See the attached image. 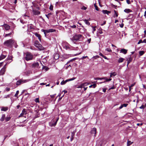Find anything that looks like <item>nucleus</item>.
Segmentation results:
<instances>
[{
	"instance_id": "obj_40",
	"label": "nucleus",
	"mask_w": 146,
	"mask_h": 146,
	"mask_svg": "<svg viewBox=\"0 0 146 146\" xmlns=\"http://www.w3.org/2000/svg\"><path fill=\"white\" fill-rule=\"evenodd\" d=\"M44 68H46L45 70L46 71L48 70L49 69V68L48 67H47L46 66H43L42 68V69H44Z\"/></svg>"
},
{
	"instance_id": "obj_26",
	"label": "nucleus",
	"mask_w": 146,
	"mask_h": 146,
	"mask_svg": "<svg viewBox=\"0 0 146 146\" xmlns=\"http://www.w3.org/2000/svg\"><path fill=\"white\" fill-rule=\"evenodd\" d=\"M11 118V117L9 116H7L6 117H5V120L6 122H7L8 121H9L10 119Z\"/></svg>"
},
{
	"instance_id": "obj_25",
	"label": "nucleus",
	"mask_w": 146,
	"mask_h": 146,
	"mask_svg": "<svg viewBox=\"0 0 146 146\" xmlns=\"http://www.w3.org/2000/svg\"><path fill=\"white\" fill-rule=\"evenodd\" d=\"M114 15L113 17H117L118 15L117 14V12L115 10H114Z\"/></svg>"
},
{
	"instance_id": "obj_33",
	"label": "nucleus",
	"mask_w": 146,
	"mask_h": 146,
	"mask_svg": "<svg viewBox=\"0 0 146 146\" xmlns=\"http://www.w3.org/2000/svg\"><path fill=\"white\" fill-rule=\"evenodd\" d=\"M94 6L95 7V9L97 11H99V8H98V6L96 5V4H94Z\"/></svg>"
},
{
	"instance_id": "obj_1",
	"label": "nucleus",
	"mask_w": 146,
	"mask_h": 146,
	"mask_svg": "<svg viewBox=\"0 0 146 146\" xmlns=\"http://www.w3.org/2000/svg\"><path fill=\"white\" fill-rule=\"evenodd\" d=\"M15 41L12 39H10L5 41L4 42V44L5 46L11 47L12 46V45L14 43Z\"/></svg>"
},
{
	"instance_id": "obj_30",
	"label": "nucleus",
	"mask_w": 146,
	"mask_h": 146,
	"mask_svg": "<svg viewBox=\"0 0 146 146\" xmlns=\"http://www.w3.org/2000/svg\"><path fill=\"white\" fill-rule=\"evenodd\" d=\"M96 86V84H94L92 85H91L90 86H89V88H91L92 87H93L94 88H95Z\"/></svg>"
},
{
	"instance_id": "obj_37",
	"label": "nucleus",
	"mask_w": 146,
	"mask_h": 146,
	"mask_svg": "<svg viewBox=\"0 0 146 146\" xmlns=\"http://www.w3.org/2000/svg\"><path fill=\"white\" fill-rule=\"evenodd\" d=\"M105 50L109 52H111L112 51L111 49L110 48H106V49Z\"/></svg>"
},
{
	"instance_id": "obj_14",
	"label": "nucleus",
	"mask_w": 146,
	"mask_h": 146,
	"mask_svg": "<svg viewBox=\"0 0 146 146\" xmlns=\"http://www.w3.org/2000/svg\"><path fill=\"white\" fill-rule=\"evenodd\" d=\"M34 35L38 37V39L39 40V41H41L40 35L39 34L37 33H34Z\"/></svg>"
},
{
	"instance_id": "obj_32",
	"label": "nucleus",
	"mask_w": 146,
	"mask_h": 146,
	"mask_svg": "<svg viewBox=\"0 0 146 146\" xmlns=\"http://www.w3.org/2000/svg\"><path fill=\"white\" fill-rule=\"evenodd\" d=\"M144 53V52L143 51H140L139 52V54L140 56L142 55Z\"/></svg>"
},
{
	"instance_id": "obj_55",
	"label": "nucleus",
	"mask_w": 146,
	"mask_h": 146,
	"mask_svg": "<svg viewBox=\"0 0 146 146\" xmlns=\"http://www.w3.org/2000/svg\"><path fill=\"white\" fill-rule=\"evenodd\" d=\"M106 21H104V22L103 23V24H101V26H103V25H105V24H106Z\"/></svg>"
},
{
	"instance_id": "obj_43",
	"label": "nucleus",
	"mask_w": 146,
	"mask_h": 146,
	"mask_svg": "<svg viewBox=\"0 0 146 146\" xmlns=\"http://www.w3.org/2000/svg\"><path fill=\"white\" fill-rule=\"evenodd\" d=\"M87 8L86 7H84V6H83L81 8V9L82 10H86V9Z\"/></svg>"
},
{
	"instance_id": "obj_39",
	"label": "nucleus",
	"mask_w": 146,
	"mask_h": 146,
	"mask_svg": "<svg viewBox=\"0 0 146 146\" xmlns=\"http://www.w3.org/2000/svg\"><path fill=\"white\" fill-rule=\"evenodd\" d=\"M19 91L18 90H17V91L16 94L14 96L15 97H17V96L18 95V94H19Z\"/></svg>"
},
{
	"instance_id": "obj_48",
	"label": "nucleus",
	"mask_w": 146,
	"mask_h": 146,
	"mask_svg": "<svg viewBox=\"0 0 146 146\" xmlns=\"http://www.w3.org/2000/svg\"><path fill=\"white\" fill-rule=\"evenodd\" d=\"M76 59V58H73V59L70 60L68 62H67V64H68V63L70 62H71L75 60Z\"/></svg>"
},
{
	"instance_id": "obj_63",
	"label": "nucleus",
	"mask_w": 146,
	"mask_h": 146,
	"mask_svg": "<svg viewBox=\"0 0 146 146\" xmlns=\"http://www.w3.org/2000/svg\"><path fill=\"white\" fill-rule=\"evenodd\" d=\"M10 90V89L9 88H7L6 89V90L7 91H9Z\"/></svg>"
},
{
	"instance_id": "obj_3",
	"label": "nucleus",
	"mask_w": 146,
	"mask_h": 146,
	"mask_svg": "<svg viewBox=\"0 0 146 146\" xmlns=\"http://www.w3.org/2000/svg\"><path fill=\"white\" fill-rule=\"evenodd\" d=\"M26 56L25 57V59L28 61L32 60L33 58V55L30 52H27L25 54Z\"/></svg>"
},
{
	"instance_id": "obj_6",
	"label": "nucleus",
	"mask_w": 146,
	"mask_h": 146,
	"mask_svg": "<svg viewBox=\"0 0 146 146\" xmlns=\"http://www.w3.org/2000/svg\"><path fill=\"white\" fill-rule=\"evenodd\" d=\"M62 45L64 48L66 50L69 49L70 48L69 44L66 42H63L62 44Z\"/></svg>"
},
{
	"instance_id": "obj_64",
	"label": "nucleus",
	"mask_w": 146,
	"mask_h": 146,
	"mask_svg": "<svg viewBox=\"0 0 146 146\" xmlns=\"http://www.w3.org/2000/svg\"><path fill=\"white\" fill-rule=\"evenodd\" d=\"M115 88V87L114 86H112V87H111L110 88V90L111 89H113Z\"/></svg>"
},
{
	"instance_id": "obj_4",
	"label": "nucleus",
	"mask_w": 146,
	"mask_h": 146,
	"mask_svg": "<svg viewBox=\"0 0 146 146\" xmlns=\"http://www.w3.org/2000/svg\"><path fill=\"white\" fill-rule=\"evenodd\" d=\"M41 31L44 32L45 36H46V34L47 33H49L51 32H53L55 31V30L52 29H49L44 30L43 29H41Z\"/></svg>"
},
{
	"instance_id": "obj_9",
	"label": "nucleus",
	"mask_w": 146,
	"mask_h": 146,
	"mask_svg": "<svg viewBox=\"0 0 146 146\" xmlns=\"http://www.w3.org/2000/svg\"><path fill=\"white\" fill-rule=\"evenodd\" d=\"M27 114V111L25 109H23L22 113L20 114L19 116V117L23 116L24 114L25 115Z\"/></svg>"
},
{
	"instance_id": "obj_23",
	"label": "nucleus",
	"mask_w": 146,
	"mask_h": 146,
	"mask_svg": "<svg viewBox=\"0 0 146 146\" xmlns=\"http://www.w3.org/2000/svg\"><path fill=\"white\" fill-rule=\"evenodd\" d=\"M124 12L127 13H129L130 12H131L132 11L129 9H126L124 10Z\"/></svg>"
},
{
	"instance_id": "obj_47",
	"label": "nucleus",
	"mask_w": 146,
	"mask_h": 146,
	"mask_svg": "<svg viewBox=\"0 0 146 146\" xmlns=\"http://www.w3.org/2000/svg\"><path fill=\"white\" fill-rule=\"evenodd\" d=\"M20 21L21 23H22L23 24H24L26 23V22H25L23 20H22L21 19H20Z\"/></svg>"
},
{
	"instance_id": "obj_46",
	"label": "nucleus",
	"mask_w": 146,
	"mask_h": 146,
	"mask_svg": "<svg viewBox=\"0 0 146 146\" xmlns=\"http://www.w3.org/2000/svg\"><path fill=\"white\" fill-rule=\"evenodd\" d=\"M128 105V104H123L122 105L123 106V107H126Z\"/></svg>"
},
{
	"instance_id": "obj_41",
	"label": "nucleus",
	"mask_w": 146,
	"mask_h": 146,
	"mask_svg": "<svg viewBox=\"0 0 146 146\" xmlns=\"http://www.w3.org/2000/svg\"><path fill=\"white\" fill-rule=\"evenodd\" d=\"M84 86V87L85 86H87L88 84L87 83H85L82 84Z\"/></svg>"
},
{
	"instance_id": "obj_42",
	"label": "nucleus",
	"mask_w": 146,
	"mask_h": 146,
	"mask_svg": "<svg viewBox=\"0 0 146 146\" xmlns=\"http://www.w3.org/2000/svg\"><path fill=\"white\" fill-rule=\"evenodd\" d=\"M35 102L36 103L37 102H39V98H36L35 99Z\"/></svg>"
},
{
	"instance_id": "obj_52",
	"label": "nucleus",
	"mask_w": 146,
	"mask_h": 146,
	"mask_svg": "<svg viewBox=\"0 0 146 146\" xmlns=\"http://www.w3.org/2000/svg\"><path fill=\"white\" fill-rule=\"evenodd\" d=\"M126 2H127V3L128 4H130L131 3H130V1L129 0H127Z\"/></svg>"
},
{
	"instance_id": "obj_36",
	"label": "nucleus",
	"mask_w": 146,
	"mask_h": 146,
	"mask_svg": "<svg viewBox=\"0 0 146 146\" xmlns=\"http://www.w3.org/2000/svg\"><path fill=\"white\" fill-rule=\"evenodd\" d=\"M92 27L93 28V31H92V33L93 34H94V32L96 30V27L92 26Z\"/></svg>"
},
{
	"instance_id": "obj_22",
	"label": "nucleus",
	"mask_w": 146,
	"mask_h": 146,
	"mask_svg": "<svg viewBox=\"0 0 146 146\" xmlns=\"http://www.w3.org/2000/svg\"><path fill=\"white\" fill-rule=\"evenodd\" d=\"M37 46V47L40 50H42L44 49V48L40 44H39V45Z\"/></svg>"
},
{
	"instance_id": "obj_56",
	"label": "nucleus",
	"mask_w": 146,
	"mask_h": 146,
	"mask_svg": "<svg viewBox=\"0 0 146 146\" xmlns=\"http://www.w3.org/2000/svg\"><path fill=\"white\" fill-rule=\"evenodd\" d=\"M91 41V38H89V39H88L87 40L88 42V43H90V42Z\"/></svg>"
},
{
	"instance_id": "obj_10",
	"label": "nucleus",
	"mask_w": 146,
	"mask_h": 146,
	"mask_svg": "<svg viewBox=\"0 0 146 146\" xmlns=\"http://www.w3.org/2000/svg\"><path fill=\"white\" fill-rule=\"evenodd\" d=\"M95 79L96 80L104 79V80H106V82L109 81L111 80V78H110L109 79H108L106 78H95Z\"/></svg>"
},
{
	"instance_id": "obj_29",
	"label": "nucleus",
	"mask_w": 146,
	"mask_h": 146,
	"mask_svg": "<svg viewBox=\"0 0 146 146\" xmlns=\"http://www.w3.org/2000/svg\"><path fill=\"white\" fill-rule=\"evenodd\" d=\"M116 74L115 72H113V73H111L110 74V77H111L113 76H115Z\"/></svg>"
},
{
	"instance_id": "obj_7",
	"label": "nucleus",
	"mask_w": 146,
	"mask_h": 146,
	"mask_svg": "<svg viewBox=\"0 0 146 146\" xmlns=\"http://www.w3.org/2000/svg\"><path fill=\"white\" fill-rule=\"evenodd\" d=\"M6 65V64L4 66L3 68L0 71V76L3 75L5 74V72L6 71L5 66Z\"/></svg>"
},
{
	"instance_id": "obj_34",
	"label": "nucleus",
	"mask_w": 146,
	"mask_h": 146,
	"mask_svg": "<svg viewBox=\"0 0 146 146\" xmlns=\"http://www.w3.org/2000/svg\"><path fill=\"white\" fill-rule=\"evenodd\" d=\"M132 142H131V141H129L128 140L127 141V146H129L130 145Z\"/></svg>"
},
{
	"instance_id": "obj_28",
	"label": "nucleus",
	"mask_w": 146,
	"mask_h": 146,
	"mask_svg": "<svg viewBox=\"0 0 146 146\" xmlns=\"http://www.w3.org/2000/svg\"><path fill=\"white\" fill-rule=\"evenodd\" d=\"M67 82H68L67 80H65V81L63 80L61 82V84L62 85H64Z\"/></svg>"
},
{
	"instance_id": "obj_8",
	"label": "nucleus",
	"mask_w": 146,
	"mask_h": 146,
	"mask_svg": "<svg viewBox=\"0 0 146 146\" xmlns=\"http://www.w3.org/2000/svg\"><path fill=\"white\" fill-rule=\"evenodd\" d=\"M96 129L95 128H94L92 129L91 131V133L92 135H93L94 137L96 136Z\"/></svg>"
},
{
	"instance_id": "obj_38",
	"label": "nucleus",
	"mask_w": 146,
	"mask_h": 146,
	"mask_svg": "<svg viewBox=\"0 0 146 146\" xmlns=\"http://www.w3.org/2000/svg\"><path fill=\"white\" fill-rule=\"evenodd\" d=\"M84 87V86L82 84L78 86L77 88H83Z\"/></svg>"
},
{
	"instance_id": "obj_35",
	"label": "nucleus",
	"mask_w": 146,
	"mask_h": 146,
	"mask_svg": "<svg viewBox=\"0 0 146 146\" xmlns=\"http://www.w3.org/2000/svg\"><path fill=\"white\" fill-rule=\"evenodd\" d=\"M76 78H70V79H67V81H68H68H72V80H75V79Z\"/></svg>"
},
{
	"instance_id": "obj_50",
	"label": "nucleus",
	"mask_w": 146,
	"mask_h": 146,
	"mask_svg": "<svg viewBox=\"0 0 146 146\" xmlns=\"http://www.w3.org/2000/svg\"><path fill=\"white\" fill-rule=\"evenodd\" d=\"M145 107V106H144L143 105H142L140 107V109H143Z\"/></svg>"
},
{
	"instance_id": "obj_12",
	"label": "nucleus",
	"mask_w": 146,
	"mask_h": 146,
	"mask_svg": "<svg viewBox=\"0 0 146 146\" xmlns=\"http://www.w3.org/2000/svg\"><path fill=\"white\" fill-rule=\"evenodd\" d=\"M127 52V50L124 48L121 49L120 50V53H123L124 54H126Z\"/></svg>"
},
{
	"instance_id": "obj_61",
	"label": "nucleus",
	"mask_w": 146,
	"mask_h": 146,
	"mask_svg": "<svg viewBox=\"0 0 146 146\" xmlns=\"http://www.w3.org/2000/svg\"><path fill=\"white\" fill-rule=\"evenodd\" d=\"M143 41V43H146V39H144Z\"/></svg>"
},
{
	"instance_id": "obj_5",
	"label": "nucleus",
	"mask_w": 146,
	"mask_h": 146,
	"mask_svg": "<svg viewBox=\"0 0 146 146\" xmlns=\"http://www.w3.org/2000/svg\"><path fill=\"white\" fill-rule=\"evenodd\" d=\"M29 80H28L20 79L17 82L16 85L17 86H19L21 84L27 82H29Z\"/></svg>"
},
{
	"instance_id": "obj_51",
	"label": "nucleus",
	"mask_w": 146,
	"mask_h": 146,
	"mask_svg": "<svg viewBox=\"0 0 146 146\" xmlns=\"http://www.w3.org/2000/svg\"><path fill=\"white\" fill-rule=\"evenodd\" d=\"M141 43H143V41L141 40H140L138 42L137 44H139Z\"/></svg>"
},
{
	"instance_id": "obj_17",
	"label": "nucleus",
	"mask_w": 146,
	"mask_h": 146,
	"mask_svg": "<svg viewBox=\"0 0 146 146\" xmlns=\"http://www.w3.org/2000/svg\"><path fill=\"white\" fill-rule=\"evenodd\" d=\"M38 66L39 64L38 62L34 63L32 64V67L34 68L38 67Z\"/></svg>"
},
{
	"instance_id": "obj_31",
	"label": "nucleus",
	"mask_w": 146,
	"mask_h": 146,
	"mask_svg": "<svg viewBox=\"0 0 146 146\" xmlns=\"http://www.w3.org/2000/svg\"><path fill=\"white\" fill-rule=\"evenodd\" d=\"M84 21L85 22V23L88 25H90V23H89L87 20L86 19H84Z\"/></svg>"
},
{
	"instance_id": "obj_19",
	"label": "nucleus",
	"mask_w": 146,
	"mask_h": 146,
	"mask_svg": "<svg viewBox=\"0 0 146 146\" xmlns=\"http://www.w3.org/2000/svg\"><path fill=\"white\" fill-rule=\"evenodd\" d=\"M8 108L7 107H2L1 110V111H6L8 110Z\"/></svg>"
},
{
	"instance_id": "obj_27",
	"label": "nucleus",
	"mask_w": 146,
	"mask_h": 146,
	"mask_svg": "<svg viewBox=\"0 0 146 146\" xmlns=\"http://www.w3.org/2000/svg\"><path fill=\"white\" fill-rule=\"evenodd\" d=\"M39 42L38 41H36L35 42L34 44L35 45L36 47H37L38 45H39V44H40Z\"/></svg>"
},
{
	"instance_id": "obj_59",
	"label": "nucleus",
	"mask_w": 146,
	"mask_h": 146,
	"mask_svg": "<svg viewBox=\"0 0 146 146\" xmlns=\"http://www.w3.org/2000/svg\"><path fill=\"white\" fill-rule=\"evenodd\" d=\"M47 17V18L49 19V16L48 14L47 15H45Z\"/></svg>"
},
{
	"instance_id": "obj_44",
	"label": "nucleus",
	"mask_w": 146,
	"mask_h": 146,
	"mask_svg": "<svg viewBox=\"0 0 146 146\" xmlns=\"http://www.w3.org/2000/svg\"><path fill=\"white\" fill-rule=\"evenodd\" d=\"M10 96V94H8L7 95H5L4 97V98H9Z\"/></svg>"
},
{
	"instance_id": "obj_21",
	"label": "nucleus",
	"mask_w": 146,
	"mask_h": 146,
	"mask_svg": "<svg viewBox=\"0 0 146 146\" xmlns=\"http://www.w3.org/2000/svg\"><path fill=\"white\" fill-rule=\"evenodd\" d=\"M124 60V59L123 58H120L118 60H117V62L119 63H121L123 62Z\"/></svg>"
},
{
	"instance_id": "obj_16",
	"label": "nucleus",
	"mask_w": 146,
	"mask_h": 146,
	"mask_svg": "<svg viewBox=\"0 0 146 146\" xmlns=\"http://www.w3.org/2000/svg\"><path fill=\"white\" fill-rule=\"evenodd\" d=\"M14 33L13 31H12V32H10V33H8V34H5L4 35V37H6L7 36H10L11 35H13Z\"/></svg>"
},
{
	"instance_id": "obj_60",
	"label": "nucleus",
	"mask_w": 146,
	"mask_h": 146,
	"mask_svg": "<svg viewBox=\"0 0 146 146\" xmlns=\"http://www.w3.org/2000/svg\"><path fill=\"white\" fill-rule=\"evenodd\" d=\"M73 139V136H71L70 137V141H72Z\"/></svg>"
},
{
	"instance_id": "obj_54",
	"label": "nucleus",
	"mask_w": 146,
	"mask_h": 146,
	"mask_svg": "<svg viewBox=\"0 0 146 146\" xmlns=\"http://www.w3.org/2000/svg\"><path fill=\"white\" fill-rule=\"evenodd\" d=\"M131 59L130 58L128 60V61H127V65H128V64H129L130 62H131Z\"/></svg>"
},
{
	"instance_id": "obj_24",
	"label": "nucleus",
	"mask_w": 146,
	"mask_h": 146,
	"mask_svg": "<svg viewBox=\"0 0 146 146\" xmlns=\"http://www.w3.org/2000/svg\"><path fill=\"white\" fill-rule=\"evenodd\" d=\"M6 57V55H5L2 54H1V55L0 56V60L5 58Z\"/></svg>"
},
{
	"instance_id": "obj_13",
	"label": "nucleus",
	"mask_w": 146,
	"mask_h": 146,
	"mask_svg": "<svg viewBox=\"0 0 146 146\" xmlns=\"http://www.w3.org/2000/svg\"><path fill=\"white\" fill-rule=\"evenodd\" d=\"M3 26L6 30H8L10 29V26L7 24H4Z\"/></svg>"
},
{
	"instance_id": "obj_58",
	"label": "nucleus",
	"mask_w": 146,
	"mask_h": 146,
	"mask_svg": "<svg viewBox=\"0 0 146 146\" xmlns=\"http://www.w3.org/2000/svg\"><path fill=\"white\" fill-rule=\"evenodd\" d=\"M12 57L11 56H8V60H11L12 59Z\"/></svg>"
},
{
	"instance_id": "obj_18",
	"label": "nucleus",
	"mask_w": 146,
	"mask_h": 146,
	"mask_svg": "<svg viewBox=\"0 0 146 146\" xmlns=\"http://www.w3.org/2000/svg\"><path fill=\"white\" fill-rule=\"evenodd\" d=\"M5 115L4 114H3L2 115L0 119V120L2 121H3L5 119Z\"/></svg>"
},
{
	"instance_id": "obj_2",
	"label": "nucleus",
	"mask_w": 146,
	"mask_h": 146,
	"mask_svg": "<svg viewBox=\"0 0 146 146\" xmlns=\"http://www.w3.org/2000/svg\"><path fill=\"white\" fill-rule=\"evenodd\" d=\"M82 36L80 34L75 35L71 38V40L74 43H75V42L80 39Z\"/></svg>"
},
{
	"instance_id": "obj_49",
	"label": "nucleus",
	"mask_w": 146,
	"mask_h": 146,
	"mask_svg": "<svg viewBox=\"0 0 146 146\" xmlns=\"http://www.w3.org/2000/svg\"><path fill=\"white\" fill-rule=\"evenodd\" d=\"M75 133V132H74V131L73 132H71V136L73 137Z\"/></svg>"
},
{
	"instance_id": "obj_57",
	"label": "nucleus",
	"mask_w": 146,
	"mask_h": 146,
	"mask_svg": "<svg viewBox=\"0 0 146 146\" xmlns=\"http://www.w3.org/2000/svg\"><path fill=\"white\" fill-rule=\"evenodd\" d=\"M142 125H143V123H137V125L138 126H141Z\"/></svg>"
},
{
	"instance_id": "obj_15",
	"label": "nucleus",
	"mask_w": 146,
	"mask_h": 146,
	"mask_svg": "<svg viewBox=\"0 0 146 146\" xmlns=\"http://www.w3.org/2000/svg\"><path fill=\"white\" fill-rule=\"evenodd\" d=\"M102 12L104 14H107L108 15L111 13L110 11H108L106 10H103Z\"/></svg>"
},
{
	"instance_id": "obj_62",
	"label": "nucleus",
	"mask_w": 146,
	"mask_h": 146,
	"mask_svg": "<svg viewBox=\"0 0 146 146\" xmlns=\"http://www.w3.org/2000/svg\"><path fill=\"white\" fill-rule=\"evenodd\" d=\"M99 55H100V56H102V57L103 56H104V55H103L102 53H100L99 54Z\"/></svg>"
},
{
	"instance_id": "obj_20",
	"label": "nucleus",
	"mask_w": 146,
	"mask_h": 146,
	"mask_svg": "<svg viewBox=\"0 0 146 146\" xmlns=\"http://www.w3.org/2000/svg\"><path fill=\"white\" fill-rule=\"evenodd\" d=\"M59 57V55L58 54H56L54 55V58L55 60L58 59Z\"/></svg>"
},
{
	"instance_id": "obj_53",
	"label": "nucleus",
	"mask_w": 146,
	"mask_h": 146,
	"mask_svg": "<svg viewBox=\"0 0 146 146\" xmlns=\"http://www.w3.org/2000/svg\"><path fill=\"white\" fill-rule=\"evenodd\" d=\"M57 121H56L54 123V124H52V126H55L56 124V123H57Z\"/></svg>"
},
{
	"instance_id": "obj_11",
	"label": "nucleus",
	"mask_w": 146,
	"mask_h": 146,
	"mask_svg": "<svg viewBox=\"0 0 146 146\" xmlns=\"http://www.w3.org/2000/svg\"><path fill=\"white\" fill-rule=\"evenodd\" d=\"M33 12L34 14L35 15H39L40 13V12L36 9H33Z\"/></svg>"
},
{
	"instance_id": "obj_45",
	"label": "nucleus",
	"mask_w": 146,
	"mask_h": 146,
	"mask_svg": "<svg viewBox=\"0 0 146 146\" xmlns=\"http://www.w3.org/2000/svg\"><path fill=\"white\" fill-rule=\"evenodd\" d=\"M53 9V6L52 5H50L49 7V9L51 10H52Z\"/></svg>"
}]
</instances>
